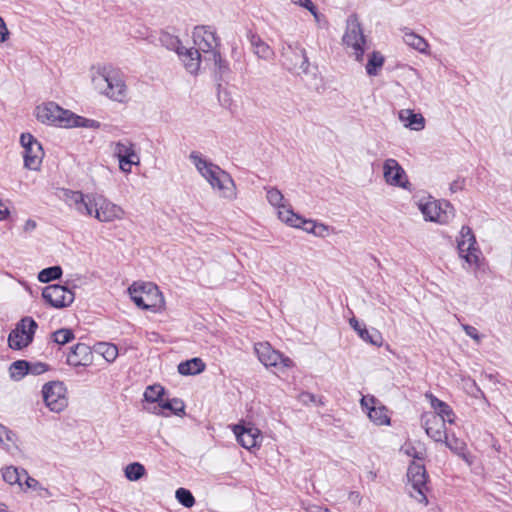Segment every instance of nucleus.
I'll list each match as a JSON object with an SVG mask.
<instances>
[{
	"mask_svg": "<svg viewBox=\"0 0 512 512\" xmlns=\"http://www.w3.org/2000/svg\"><path fill=\"white\" fill-rule=\"evenodd\" d=\"M95 88L108 98L117 102H124L128 96V88L124 75L112 66H104L93 77Z\"/></svg>",
	"mask_w": 512,
	"mask_h": 512,
	"instance_id": "f03ea898",
	"label": "nucleus"
},
{
	"mask_svg": "<svg viewBox=\"0 0 512 512\" xmlns=\"http://www.w3.org/2000/svg\"><path fill=\"white\" fill-rule=\"evenodd\" d=\"M55 195L70 209L75 210L78 214L92 217L93 200L96 193L84 194L81 191H74L67 188H57Z\"/></svg>",
	"mask_w": 512,
	"mask_h": 512,
	"instance_id": "423d86ee",
	"label": "nucleus"
},
{
	"mask_svg": "<svg viewBox=\"0 0 512 512\" xmlns=\"http://www.w3.org/2000/svg\"><path fill=\"white\" fill-rule=\"evenodd\" d=\"M281 57L282 64L287 70L297 74L308 73L309 60L305 49L299 44H288L283 47Z\"/></svg>",
	"mask_w": 512,
	"mask_h": 512,
	"instance_id": "6e6552de",
	"label": "nucleus"
},
{
	"mask_svg": "<svg viewBox=\"0 0 512 512\" xmlns=\"http://www.w3.org/2000/svg\"><path fill=\"white\" fill-rule=\"evenodd\" d=\"M255 352L259 361L266 367L283 369L294 366V362L289 357L274 350L268 342L256 343Z\"/></svg>",
	"mask_w": 512,
	"mask_h": 512,
	"instance_id": "f8f14e48",
	"label": "nucleus"
},
{
	"mask_svg": "<svg viewBox=\"0 0 512 512\" xmlns=\"http://www.w3.org/2000/svg\"><path fill=\"white\" fill-rule=\"evenodd\" d=\"M165 393V389L158 384L150 385L144 391V400L149 403H161L163 400V395Z\"/></svg>",
	"mask_w": 512,
	"mask_h": 512,
	"instance_id": "58836bf2",
	"label": "nucleus"
},
{
	"mask_svg": "<svg viewBox=\"0 0 512 512\" xmlns=\"http://www.w3.org/2000/svg\"><path fill=\"white\" fill-rule=\"evenodd\" d=\"M66 392L64 383L60 381H51L43 385V401L50 411L60 413L67 407Z\"/></svg>",
	"mask_w": 512,
	"mask_h": 512,
	"instance_id": "1a4fd4ad",
	"label": "nucleus"
},
{
	"mask_svg": "<svg viewBox=\"0 0 512 512\" xmlns=\"http://www.w3.org/2000/svg\"><path fill=\"white\" fill-rule=\"evenodd\" d=\"M95 351L102 355L103 358L109 362L112 363L116 360L118 356V348L115 344L108 343V342H99L95 345Z\"/></svg>",
	"mask_w": 512,
	"mask_h": 512,
	"instance_id": "f704fd0d",
	"label": "nucleus"
},
{
	"mask_svg": "<svg viewBox=\"0 0 512 512\" xmlns=\"http://www.w3.org/2000/svg\"><path fill=\"white\" fill-rule=\"evenodd\" d=\"M145 467L139 462H133L128 464L125 469V477L130 481H138L145 475Z\"/></svg>",
	"mask_w": 512,
	"mask_h": 512,
	"instance_id": "79ce46f5",
	"label": "nucleus"
},
{
	"mask_svg": "<svg viewBox=\"0 0 512 512\" xmlns=\"http://www.w3.org/2000/svg\"><path fill=\"white\" fill-rule=\"evenodd\" d=\"M128 291L135 305L143 310L156 311L163 302L158 287L151 283H134L128 288Z\"/></svg>",
	"mask_w": 512,
	"mask_h": 512,
	"instance_id": "20e7f679",
	"label": "nucleus"
},
{
	"mask_svg": "<svg viewBox=\"0 0 512 512\" xmlns=\"http://www.w3.org/2000/svg\"><path fill=\"white\" fill-rule=\"evenodd\" d=\"M465 186V178L458 177L450 184V190L452 193L461 191Z\"/></svg>",
	"mask_w": 512,
	"mask_h": 512,
	"instance_id": "603ef678",
	"label": "nucleus"
},
{
	"mask_svg": "<svg viewBox=\"0 0 512 512\" xmlns=\"http://www.w3.org/2000/svg\"><path fill=\"white\" fill-rule=\"evenodd\" d=\"M295 5H298L302 8L307 9L308 11L311 10L315 5L311 0H291Z\"/></svg>",
	"mask_w": 512,
	"mask_h": 512,
	"instance_id": "4d7b16f0",
	"label": "nucleus"
},
{
	"mask_svg": "<svg viewBox=\"0 0 512 512\" xmlns=\"http://www.w3.org/2000/svg\"><path fill=\"white\" fill-rule=\"evenodd\" d=\"M198 172L210 183L213 189H218L224 197L233 194V181L229 174L213 162H195Z\"/></svg>",
	"mask_w": 512,
	"mask_h": 512,
	"instance_id": "7ed1b4c3",
	"label": "nucleus"
},
{
	"mask_svg": "<svg viewBox=\"0 0 512 512\" xmlns=\"http://www.w3.org/2000/svg\"><path fill=\"white\" fill-rule=\"evenodd\" d=\"M42 297L53 308L61 309L69 306L74 301V293L66 286L51 284L42 291Z\"/></svg>",
	"mask_w": 512,
	"mask_h": 512,
	"instance_id": "2eb2a0df",
	"label": "nucleus"
},
{
	"mask_svg": "<svg viewBox=\"0 0 512 512\" xmlns=\"http://www.w3.org/2000/svg\"><path fill=\"white\" fill-rule=\"evenodd\" d=\"M349 499L356 504H360L361 496L359 492H350Z\"/></svg>",
	"mask_w": 512,
	"mask_h": 512,
	"instance_id": "052dcab7",
	"label": "nucleus"
},
{
	"mask_svg": "<svg viewBox=\"0 0 512 512\" xmlns=\"http://www.w3.org/2000/svg\"><path fill=\"white\" fill-rule=\"evenodd\" d=\"M8 214H9L8 208L2 202H0V221L4 220Z\"/></svg>",
	"mask_w": 512,
	"mask_h": 512,
	"instance_id": "680f3d73",
	"label": "nucleus"
},
{
	"mask_svg": "<svg viewBox=\"0 0 512 512\" xmlns=\"http://www.w3.org/2000/svg\"><path fill=\"white\" fill-rule=\"evenodd\" d=\"M445 443H446L447 447H449L451 450H454V451L462 450L464 447V443L462 441L458 440L457 438H453L451 440H449L447 438V439H445Z\"/></svg>",
	"mask_w": 512,
	"mask_h": 512,
	"instance_id": "3c124183",
	"label": "nucleus"
},
{
	"mask_svg": "<svg viewBox=\"0 0 512 512\" xmlns=\"http://www.w3.org/2000/svg\"><path fill=\"white\" fill-rule=\"evenodd\" d=\"M159 408L162 410H169L174 415H181L184 413V403L178 398L161 400Z\"/></svg>",
	"mask_w": 512,
	"mask_h": 512,
	"instance_id": "c03bdc74",
	"label": "nucleus"
},
{
	"mask_svg": "<svg viewBox=\"0 0 512 512\" xmlns=\"http://www.w3.org/2000/svg\"><path fill=\"white\" fill-rule=\"evenodd\" d=\"M330 228L329 226L323 224V223H317L315 224V230L313 231V235L318 237H326L329 234Z\"/></svg>",
	"mask_w": 512,
	"mask_h": 512,
	"instance_id": "09e8293b",
	"label": "nucleus"
},
{
	"mask_svg": "<svg viewBox=\"0 0 512 512\" xmlns=\"http://www.w3.org/2000/svg\"><path fill=\"white\" fill-rule=\"evenodd\" d=\"M53 343L63 346L75 339L74 331L70 328H60L50 334Z\"/></svg>",
	"mask_w": 512,
	"mask_h": 512,
	"instance_id": "e433bc0d",
	"label": "nucleus"
},
{
	"mask_svg": "<svg viewBox=\"0 0 512 512\" xmlns=\"http://www.w3.org/2000/svg\"><path fill=\"white\" fill-rule=\"evenodd\" d=\"M385 62L384 56L379 51H373L368 55V61L366 64V73L369 76H376L379 70L383 67Z\"/></svg>",
	"mask_w": 512,
	"mask_h": 512,
	"instance_id": "473e14b6",
	"label": "nucleus"
},
{
	"mask_svg": "<svg viewBox=\"0 0 512 512\" xmlns=\"http://www.w3.org/2000/svg\"><path fill=\"white\" fill-rule=\"evenodd\" d=\"M2 438L4 443L5 441L15 443L17 439L15 432L7 427H5V432H2Z\"/></svg>",
	"mask_w": 512,
	"mask_h": 512,
	"instance_id": "5fc2aeb1",
	"label": "nucleus"
},
{
	"mask_svg": "<svg viewBox=\"0 0 512 512\" xmlns=\"http://www.w3.org/2000/svg\"><path fill=\"white\" fill-rule=\"evenodd\" d=\"M444 205L448 208L450 207V204L449 203H444Z\"/></svg>",
	"mask_w": 512,
	"mask_h": 512,
	"instance_id": "774afa93",
	"label": "nucleus"
},
{
	"mask_svg": "<svg viewBox=\"0 0 512 512\" xmlns=\"http://www.w3.org/2000/svg\"><path fill=\"white\" fill-rule=\"evenodd\" d=\"M38 328L37 322L31 317L22 318L16 327L9 333L8 345L13 350H21L33 341Z\"/></svg>",
	"mask_w": 512,
	"mask_h": 512,
	"instance_id": "0eeeda50",
	"label": "nucleus"
},
{
	"mask_svg": "<svg viewBox=\"0 0 512 512\" xmlns=\"http://www.w3.org/2000/svg\"><path fill=\"white\" fill-rule=\"evenodd\" d=\"M248 37L255 55L264 60L272 59V57L274 56V51L267 43H265L260 38V36L250 32Z\"/></svg>",
	"mask_w": 512,
	"mask_h": 512,
	"instance_id": "c85d7f7f",
	"label": "nucleus"
},
{
	"mask_svg": "<svg viewBox=\"0 0 512 512\" xmlns=\"http://www.w3.org/2000/svg\"><path fill=\"white\" fill-rule=\"evenodd\" d=\"M399 119L405 127L411 130L420 131L425 127V119L420 113H414L411 109H402L399 112Z\"/></svg>",
	"mask_w": 512,
	"mask_h": 512,
	"instance_id": "cd10ccee",
	"label": "nucleus"
},
{
	"mask_svg": "<svg viewBox=\"0 0 512 512\" xmlns=\"http://www.w3.org/2000/svg\"><path fill=\"white\" fill-rule=\"evenodd\" d=\"M193 41L197 50L204 54L206 60L214 52H218L220 40L216 35V31L211 26H196L193 31Z\"/></svg>",
	"mask_w": 512,
	"mask_h": 512,
	"instance_id": "9d476101",
	"label": "nucleus"
},
{
	"mask_svg": "<svg viewBox=\"0 0 512 512\" xmlns=\"http://www.w3.org/2000/svg\"><path fill=\"white\" fill-rule=\"evenodd\" d=\"M22 474L24 475L23 485H25L27 489L36 491L38 496L42 498H47L52 495L47 488L43 487L38 480L31 477L26 470H22Z\"/></svg>",
	"mask_w": 512,
	"mask_h": 512,
	"instance_id": "c9c22d12",
	"label": "nucleus"
},
{
	"mask_svg": "<svg viewBox=\"0 0 512 512\" xmlns=\"http://www.w3.org/2000/svg\"><path fill=\"white\" fill-rule=\"evenodd\" d=\"M5 427L3 424L0 423V444L5 448L6 450H9V446L3 442L2 438V432H5Z\"/></svg>",
	"mask_w": 512,
	"mask_h": 512,
	"instance_id": "0e129e2a",
	"label": "nucleus"
},
{
	"mask_svg": "<svg viewBox=\"0 0 512 512\" xmlns=\"http://www.w3.org/2000/svg\"><path fill=\"white\" fill-rule=\"evenodd\" d=\"M118 164H119L120 170L123 173L128 174V173L132 172L133 166H138L140 164V162H118Z\"/></svg>",
	"mask_w": 512,
	"mask_h": 512,
	"instance_id": "864d4df0",
	"label": "nucleus"
},
{
	"mask_svg": "<svg viewBox=\"0 0 512 512\" xmlns=\"http://www.w3.org/2000/svg\"><path fill=\"white\" fill-rule=\"evenodd\" d=\"M403 40L408 46L414 48L420 53H425L429 46L423 37L412 31H409L408 29H404Z\"/></svg>",
	"mask_w": 512,
	"mask_h": 512,
	"instance_id": "7c9ffc66",
	"label": "nucleus"
},
{
	"mask_svg": "<svg viewBox=\"0 0 512 512\" xmlns=\"http://www.w3.org/2000/svg\"><path fill=\"white\" fill-rule=\"evenodd\" d=\"M62 273V268L59 265L50 266L42 269L38 273V280L42 283H49L59 279L62 276Z\"/></svg>",
	"mask_w": 512,
	"mask_h": 512,
	"instance_id": "ea45409f",
	"label": "nucleus"
},
{
	"mask_svg": "<svg viewBox=\"0 0 512 512\" xmlns=\"http://www.w3.org/2000/svg\"><path fill=\"white\" fill-rule=\"evenodd\" d=\"M309 12L313 15L316 22H320V19L323 17V15L318 12L316 6L311 8V10H309Z\"/></svg>",
	"mask_w": 512,
	"mask_h": 512,
	"instance_id": "e2e57ef3",
	"label": "nucleus"
},
{
	"mask_svg": "<svg viewBox=\"0 0 512 512\" xmlns=\"http://www.w3.org/2000/svg\"><path fill=\"white\" fill-rule=\"evenodd\" d=\"M305 397H308L310 401L315 402V396L313 394L307 393L304 394Z\"/></svg>",
	"mask_w": 512,
	"mask_h": 512,
	"instance_id": "338daca9",
	"label": "nucleus"
},
{
	"mask_svg": "<svg viewBox=\"0 0 512 512\" xmlns=\"http://www.w3.org/2000/svg\"><path fill=\"white\" fill-rule=\"evenodd\" d=\"M23 163H24V167L26 169L38 171L41 168L42 162H23Z\"/></svg>",
	"mask_w": 512,
	"mask_h": 512,
	"instance_id": "13d9d810",
	"label": "nucleus"
},
{
	"mask_svg": "<svg viewBox=\"0 0 512 512\" xmlns=\"http://www.w3.org/2000/svg\"><path fill=\"white\" fill-rule=\"evenodd\" d=\"M49 370V366L44 362H30L29 361V374L41 375Z\"/></svg>",
	"mask_w": 512,
	"mask_h": 512,
	"instance_id": "de8ad7c7",
	"label": "nucleus"
},
{
	"mask_svg": "<svg viewBox=\"0 0 512 512\" xmlns=\"http://www.w3.org/2000/svg\"><path fill=\"white\" fill-rule=\"evenodd\" d=\"M384 178L393 186L407 188L409 184L407 175L399 162H384Z\"/></svg>",
	"mask_w": 512,
	"mask_h": 512,
	"instance_id": "aec40b11",
	"label": "nucleus"
},
{
	"mask_svg": "<svg viewBox=\"0 0 512 512\" xmlns=\"http://www.w3.org/2000/svg\"><path fill=\"white\" fill-rule=\"evenodd\" d=\"M9 38V31L7 29V26L3 20V18L0 16V42H5Z\"/></svg>",
	"mask_w": 512,
	"mask_h": 512,
	"instance_id": "6e6d98bb",
	"label": "nucleus"
},
{
	"mask_svg": "<svg viewBox=\"0 0 512 512\" xmlns=\"http://www.w3.org/2000/svg\"><path fill=\"white\" fill-rule=\"evenodd\" d=\"M207 59L214 63L216 67V73L219 75L220 79H223L226 75L229 74V63L227 62V60L222 58L221 53L219 51L214 52L213 55L209 56Z\"/></svg>",
	"mask_w": 512,
	"mask_h": 512,
	"instance_id": "a19ab883",
	"label": "nucleus"
},
{
	"mask_svg": "<svg viewBox=\"0 0 512 512\" xmlns=\"http://www.w3.org/2000/svg\"><path fill=\"white\" fill-rule=\"evenodd\" d=\"M179 59L183 63L186 71L192 75H196L200 69L201 53L194 47H182L176 52Z\"/></svg>",
	"mask_w": 512,
	"mask_h": 512,
	"instance_id": "412c9836",
	"label": "nucleus"
},
{
	"mask_svg": "<svg viewBox=\"0 0 512 512\" xmlns=\"http://www.w3.org/2000/svg\"><path fill=\"white\" fill-rule=\"evenodd\" d=\"M110 148L113 156L117 158V160H132V158L139 160L140 156L137 146L129 139H121L117 142H112Z\"/></svg>",
	"mask_w": 512,
	"mask_h": 512,
	"instance_id": "5701e85b",
	"label": "nucleus"
},
{
	"mask_svg": "<svg viewBox=\"0 0 512 512\" xmlns=\"http://www.w3.org/2000/svg\"><path fill=\"white\" fill-rule=\"evenodd\" d=\"M343 43L346 47L351 48L352 55L357 62L364 59L366 38L363 34L361 24L357 15L352 14L347 19L346 31L343 35Z\"/></svg>",
	"mask_w": 512,
	"mask_h": 512,
	"instance_id": "39448f33",
	"label": "nucleus"
},
{
	"mask_svg": "<svg viewBox=\"0 0 512 512\" xmlns=\"http://www.w3.org/2000/svg\"><path fill=\"white\" fill-rule=\"evenodd\" d=\"M177 501L186 508H191L195 504V498L192 492L186 488H178L175 492Z\"/></svg>",
	"mask_w": 512,
	"mask_h": 512,
	"instance_id": "a18cd8bd",
	"label": "nucleus"
},
{
	"mask_svg": "<svg viewBox=\"0 0 512 512\" xmlns=\"http://www.w3.org/2000/svg\"><path fill=\"white\" fill-rule=\"evenodd\" d=\"M20 142L23 148V160H42L44 158L43 147L31 134H22Z\"/></svg>",
	"mask_w": 512,
	"mask_h": 512,
	"instance_id": "4be33fe9",
	"label": "nucleus"
},
{
	"mask_svg": "<svg viewBox=\"0 0 512 512\" xmlns=\"http://www.w3.org/2000/svg\"><path fill=\"white\" fill-rule=\"evenodd\" d=\"M66 363L72 367H88L92 365L93 352L91 347L85 343L73 345L67 354Z\"/></svg>",
	"mask_w": 512,
	"mask_h": 512,
	"instance_id": "f3484780",
	"label": "nucleus"
},
{
	"mask_svg": "<svg viewBox=\"0 0 512 512\" xmlns=\"http://www.w3.org/2000/svg\"><path fill=\"white\" fill-rule=\"evenodd\" d=\"M218 100L224 108H230L233 102L230 93L225 89H221L220 84L218 85Z\"/></svg>",
	"mask_w": 512,
	"mask_h": 512,
	"instance_id": "49530a36",
	"label": "nucleus"
},
{
	"mask_svg": "<svg viewBox=\"0 0 512 512\" xmlns=\"http://www.w3.org/2000/svg\"><path fill=\"white\" fill-rule=\"evenodd\" d=\"M476 245V238L471 228L463 226L460 231V239L457 240V247L460 257L469 265L478 266L481 252Z\"/></svg>",
	"mask_w": 512,
	"mask_h": 512,
	"instance_id": "ddd939ff",
	"label": "nucleus"
},
{
	"mask_svg": "<svg viewBox=\"0 0 512 512\" xmlns=\"http://www.w3.org/2000/svg\"><path fill=\"white\" fill-rule=\"evenodd\" d=\"M418 208L426 221L443 222L442 204L436 200H420Z\"/></svg>",
	"mask_w": 512,
	"mask_h": 512,
	"instance_id": "bb28decb",
	"label": "nucleus"
},
{
	"mask_svg": "<svg viewBox=\"0 0 512 512\" xmlns=\"http://www.w3.org/2000/svg\"><path fill=\"white\" fill-rule=\"evenodd\" d=\"M462 327L467 336L471 337L472 339H474L478 342L480 341L481 336H480L478 330L474 326L465 324V325H462Z\"/></svg>",
	"mask_w": 512,
	"mask_h": 512,
	"instance_id": "8fccbe9b",
	"label": "nucleus"
},
{
	"mask_svg": "<svg viewBox=\"0 0 512 512\" xmlns=\"http://www.w3.org/2000/svg\"><path fill=\"white\" fill-rule=\"evenodd\" d=\"M35 115L38 121L61 128L83 127L97 129L100 127L98 121L77 115L70 110L60 107L55 102H47L37 106Z\"/></svg>",
	"mask_w": 512,
	"mask_h": 512,
	"instance_id": "f257e3e1",
	"label": "nucleus"
},
{
	"mask_svg": "<svg viewBox=\"0 0 512 512\" xmlns=\"http://www.w3.org/2000/svg\"><path fill=\"white\" fill-rule=\"evenodd\" d=\"M10 377L14 381H20L26 375H29V361L16 360L9 367Z\"/></svg>",
	"mask_w": 512,
	"mask_h": 512,
	"instance_id": "72a5a7b5",
	"label": "nucleus"
},
{
	"mask_svg": "<svg viewBox=\"0 0 512 512\" xmlns=\"http://www.w3.org/2000/svg\"><path fill=\"white\" fill-rule=\"evenodd\" d=\"M421 421L426 434L435 442H442L444 438L447 439L445 423L437 415L424 413Z\"/></svg>",
	"mask_w": 512,
	"mask_h": 512,
	"instance_id": "6ab92c4d",
	"label": "nucleus"
},
{
	"mask_svg": "<svg viewBox=\"0 0 512 512\" xmlns=\"http://www.w3.org/2000/svg\"><path fill=\"white\" fill-rule=\"evenodd\" d=\"M123 213L120 206L96 193L93 200L92 217L100 222H111L116 219H121Z\"/></svg>",
	"mask_w": 512,
	"mask_h": 512,
	"instance_id": "4468645a",
	"label": "nucleus"
},
{
	"mask_svg": "<svg viewBox=\"0 0 512 512\" xmlns=\"http://www.w3.org/2000/svg\"><path fill=\"white\" fill-rule=\"evenodd\" d=\"M426 398L429 400L431 407L434 409V415H437L441 420L453 424L455 421V413L451 406L446 402L438 399L431 393L426 394Z\"/></svg>",
	"mask_w": 512,
	"mask_h": 512,
	"instance_id": "a878e982",
	"label": "nucleus"
},
{
	"mask_svg": "<svg viewBox=\"0 0 512 512\" xmlns=\"http://www.w3.org/2000/svg\"><path fill=\"white\" fill-rule=\"evenodd\" d=\"M362 407L368 410L369 419L376 425H390L388 409L382 405L375 397H363L361 399Z\"/></svg>",
	"mask_w": 512,
	"mask_h": 512,
	"instance_id": "a211bd4d",
	"label": "nucleus"
},
{
	"mask_svg": "<svg viewBox=\"0 0 512 512\" xmlns=\"http://www.w3.org/2000/svg\"><path fill=\"white\" fill-rule=\"evenodd\" d=\"M239 444L245 449H252L260 445L262 441L261 431L249 425H236L233 429Z\"/></svg>",
	"mask_w": 512,
	"mask_h": 512,
	"instance_id": "dca6fc26",
	"label": "nucleus"
},
{
	"mask_svg": "<svg viewBox=\"0 0 512 512\" xmlns=\"http://www.w3.org/2000/svg\"><path fill=\"white\" fill-rule=\"evenodd\" d=\"M37 224L34 220L28 219L24 225V231L31 232L36 228Z\"/></svg>",
	"mask_w": 512,
	"mask_h": 512,
	"instance_id": "bf43d9fd",
	"label": "nucleus"
},
{
	"mask_svg": "<svg viewBox=\"0 0 512 512\" xmlns=\"http://www.w3.org/2000/svg\"><path fill=\"white\" fill-rule=\"evenodd\" d=\"M267 200L268 202L278 209V217L280 218V211L283 209H291L290 206L284 204V197L280 190L277 188L267 189Z\"/></svg>",
	"mask_w": 512,
	"mask_h": 512,
	"instance_id": "4c0bfd02",
	"label": "nucleus"
},
{
	"mask_svg": "<svg viewBox=\"0 0 512 512\" xmlns=\"http://www.w3.org/2000/svg\"><path fill=\"white\" fill-rule=\"evenodd\" d=\"M159 42L165 48L175 52H177L182 47L181 41L177 36L165 31H161L159 35Z\"/></svg>",
	"mask_w": 512,
	"mask_h": 512,
	"instance_id": "37998d69",
	"label": "nucleus"
},
{
	"mask_svg": "<svg viewBox=\"0 0 512 512\" xmlns=\"http://www.w3.org/2000/svg\"><path fill=\"white\" fill-rule=\"evenodd\" d=\"M407 477L413 488L410 495L418 502L427 504L426 492L428 475L424 465L412 462L408 467Z\"/></svg>",
	"mask_w": 512,
	"mask_h": 512,
	"instance_id": "9b49d317",
	"label": "nucleus"
},
{
	"mask_svg": "<svg viewBox=\"0 0 512 512\" xmlns=\"http://www.w3.org/2000/svg\"><path fill=\"white\" fill-rule=\"evenodd\" d=\"M280 220L294 228H301L307 233L313 234L316 222L306 220L302 216L296 214L292 209H283L280 211Z\"/></svg>",
	"mask_w": 512,
	"mask_h": 512,
	"instance_id": "b1692460",
	"label": "nucleus"
},
{
	"mask_svg": "<svg viewBox=\"0 0 512 512\" xmlns=\"http://www.w3.org/2000/svg\"><path fill=\"white\" fill-rule=\"evenodd\" d=\"M349 324L363 341L374 346H381L383 338L378 330L367 329L366 325L361 324L356 317L350 318Z\"/></svg>",
	"mask_w": 512,
	"mask_h": 512,
	"instance_id": "393cba45",
	"label": "nucleus"
},
{
	"mask_svg": "<svg viewBox=\"0 0 512 512\" xmlns=\"http://www.w3.org/2000/svg\"><path fill=\"white\" fill-rule=\"evenodd\" d=\"M190 160H203L200 152L192 151L189 155Z\"/></svg>",
	"mask_w": 512,
	"mask_h": 512,
	"instance_id": "69168bd1",
	"label": "nucleus"
},
{
	"mask_svg": "<svg viewBox=\"0 0 512 512\" xmlns=\"http://www.w3.org/2000/svg\"><path fill=\"white\" fill-rule=\"evenodd\" d=\"M23 469H19L14 466H7L2 468V478L9 485H18L21 489L23 487L22 480L24 479V475L22 474Z\"/></svg>",
	"mask_w": 512,
	"mask_h": 512,
	"instance_id": "2f4dec72",
	"label": "nucleus"
},
{
	"mask_svg": "<svg viewBox=\"0 0 512 512\" xmlns=\"http://www.w3.org/2000/svg\"><path fill=\"white\" fill-rule=\"evenodd\" d=\"M205 363L200 358H192L186 361L179 363L178 372L181 375H196L205 370Z\"/></svg>",
	"mask_w": 512,
	"mask_h": 512,
	"instance_id": "c756f323",
	"label": "nucleus"
}]
</instances>
